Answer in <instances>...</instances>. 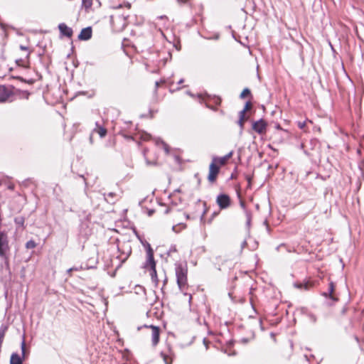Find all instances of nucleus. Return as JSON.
I'll return each mask as SVG.
<instances>
[{
	"label": "nucleus",
	"instance_id": "f257e3e1",
	"mask_svg": "<svg viewBox=\"0 0 364 364\" xmlns=\"http://www.w3.org/2000/svg\"><path fill=\"white\" fill-rule=\"evenodd\" d=\"M176 276L177 284L181 291H183L187 286V268L181 264L176 265Z\"/></svg>",
	"mask_w": 364,
	"mask_h": 364
},
{
	"label": "nucleus",
	"instance_id": "f03ea898",
	"mask_svg": "<svg viewBox=\"0 0 364 364\" xmlns=\"http://www.w3.org/2000/svg\"><path fill=\"white\" fill-rule=\"evenodd\" d=\"M118 250L121 252V253L117 256V258L122 263H124L131 255V246L128 243H123L121 246H118Z\"/></svg>",
	"mask_w": 364,
	"mask_h": 364
},
{
	"label": "nucleus",
	"instance_id": "7ed1b4c3",
	"mask_svg": "<svg viewBox=\"0 0 364 364\" xmlns=\"http://www.w3.org/2000/svg\"><path fill=\"white\" fill-rule=\"evenodd\" d=\"M149 328L151 329V342L154 346H156L159 342L160 336V328L158 326L153 325H144L143 326H139L137 329L139 331L142 328Z\"/></svg>",
	"mask_w": 364,
	"mask_h": 364
},
{
	"label": "nucleus",
	"instance_id": "20e7f679",
	"mask_svg": "<svg viewBox=\"0 0 364 364\" xmlns=\"http://www.w3.org/2000/svg\"><path fill=\"white\" fill-rule=\"evenodd\" d=\"M230 198L228 195L220 193L217 196L216 203L220 209H226L230 205Z\"/></svg>",
	"mask_w": 364,
	"mask_h": 364
},
{
	"label": "nucleus",
	"instance_id": "39448f33",
	"mask_svg": "<svg viewBox=\"0 0 364 364\" xmlns=\"http://www.w3.org/2000/svg\"><path fill=\"white\" fill-rule=\"evenodd\" d=\"M267 123L263 119H259L252 123V129L259 134H265L267 131Z\"/></svg>",
	"mask_w": 364,
	"mask_h": 364
},
{
	"label": "nucleus",
	"instance_id": "423d86ee",
	"mask_svg": "<svg viewBox=\"0 0 364 364\" xmlns=\"http://www.w3.org/2000/svg\"><path fill=\"white\" fill-rule=\"evenodd\" d=\"M220 171V167L213 161L211 162L209 166V173L208 179L210 182H214L216 180L217 176Z\"/></svg>",
	"mask_w": 364,
	"mask_h": 364
},
{
	"label": "nucleus",
	"instance_id": "0eeeda50",
	"mask_svg": "<svg viewBox=\"0 0 364 364\" xmlns=\"http://www.w3.org/2000/svg\"><path fill=\"white\" fill-rule=\"evenodd\" d=\"M144 268L150 269V275L151 277L152 282H154L156 284L158 283L157 274L156 270V262L155 260H152V262H146L144 264Z\"/></svg>",
	"mask_w": 364,
	"mask_h": 364
},
{
	"label": "nucleus",
	"instance_id": "6e6552de",
	"mask_svg": "<svg viewBox=\"0 0 364 364\" xmlns=\"http://www.w3.org/2000/svg\"><path fill=\"white\" fill-rule=\"evenodd\" d=\"M232 154L233 151H231L228 154L222 157L213 156L212 159V161H213L218 166H224L226 164L228 161L232 157Z\"/></svg>",
	"mask_w": 364,
	"mask_h": 364
},
{
	"label": "nucleus",
	"instance_id": "1a4fd4ad",
	"mask_svg": "<svg viewBox=\"0 0 364 364\" xmlns=\"http://www.w3.org/2000/svg\"><path fill=\"white\" fill-rule=\"evenodd\" d=\"M161 356L165 364H172L173 353L169 345L167 346V351L164 350L161 352Z\"/></svg>",
	"mask_w": 364,
	"mask_h": 364
},
{
	"label": "nucleus",
	"instance_id": "9d476101",
	"mask_svg": "<svg viewBox=\"0 0 364 364\" xmlns=\"http://www.w3.org/2000/svg\"><path fill=\"white\" fill-rule=\"evenodd\" d=\"M92 28L90 26L82 28L78 35V39L80 41H87L92 37Z\"/></svg>",
	"mask_w": 364,
	"mask_h": 364
},
{
	"label": "nucleus",
	"instance_id": "9b49d317",
	"mask_svg": "<svg viewBox=\"0 0 364 364\" xmlns=\"http://www.w3.org/2000/svg\"><path fill=\"white\" fill-rule=\"evenodd\" d=\"M60 34L68 38H71L73 33V29L68 27L65 23H61L58 25Z\"/></svg>",
	"mask_w": 364,
	"mask_h": 364
},
{
	"label": "nucleus",
	"instance_id": "f8f14e48",
	"mask_svg": "<svg viewBox=\"0 0 364 364\" xmlns=\"http://www.w3.org/2000/svg\"><path fill=\"white\" fill-rule=\"evenodd\" d=\"M142 245L146 247V261L148 262H152V260H154V250H152L150 244L145 241L144 242H141Z\"/></svg>",
	"mask_w": 364,
	"mask_h": 364
},
{
	"label": "nucleus",
	"instance_id": "ddd939ff",
	"mask_svg": "<svg viewBox=\"0 0 364 364\" xmlns=\"http://www.w3.org/2000/svg\"><path fill=\"white\" fill-rule=\"evenodd\" d=\"M142 245L146 247V261L148 262H152V260H154V250H152L150 244L145 241L144 242H141Z\"/></svg>",
	"mask_w": 364,
	"mask_h": 364
},
{
	"label": "nucleus",
	"instance_id": "4468645a",
	"mask_svg": "<svg viewBox=\"0 0 364 364\" xmlns=\"http://www.w3.org/2000/svg\"><path fill=\"white\" fill-rule=\"evenodd\" d=\"M314 284L310 280H304L301 282H295L294 287L297 289L309 290L313 287Z\"/></svg>",
	"mask_w": 364,
	"mask_h": 364
},
{
	"label": "nucleus",
	"instance_id": "2eb2a0df",
	"mask_svg": "<svg viewBox=\"0 0 364 364\" xmlns=\"http://www.w3.org/2000/svg\"><path fill=\"white\" fill-rule=\"evenodd\" d=\"M335 290V285L333 282L329 283L328 292L323 293L325 297H329L332 301H338V298L333 294Z\"/></svg>",
	"mask_w": 364,
	"mask_h": 364
},
{
	"label": "nucleus",
	"instance_id": "dca6fc26",
	"mask_svg": "<svg viewBox=\"0 0 364 364\" xmlns=\"http://www.w3.org/2000/svg\"><path fill=\"white\" fill-rule=\"evenodd\" d=\"M9 97V92L5 86H0V102L7 100Z\"/></svg>",
	"mask_w": 364,
	"mask_h": 364
},
{
	"label": "nucleus",
	"instance_id": "f3484780",
	"mask_svg": "<svg viewBox=\"0 0 364 364\" xmlns=\"http://www.w3.org/2000/svg\"><path fill=\"white\" fill-rule=\"evenodd\" d=\"M96 127L94 129L93 132H97L101 138H103L107 134V129L100 125L98 122L95 123Z\"/></svg>",
	"mask_w": 364,
	"mask_h": 364
},
{
	"label": "nucleus",
	"instance_id": "a211bd4d",
	"mask_svg": "<svg viewBox=\"0 0 364 364\" xmlns=\"http://www.w3.org/2000/svg\"><path fill=\"white\" fill-rule=\"evenodd\" d=\"M30 55V52L27 53L24 58L16 59V63L18 66L26 67Z\"/></svg>",
	"mask_w": 364,
	"mask_h": 364
},
{
	"label": "nucleus",
	"instance_id": "6ab92c4d",
	"mask_svg": "<svg viewBox=\"0 0 364 364\" xmlns=\"http://www.w3.org/2000/svg\"><path fill=\"white\" fill-rule=\"evenodd\" d=\"M10 364H23V358L17 353H12L10 359Z\"/></svg>",
	"mask_w": 364,
	"mask_h": 364
},
{
	"label": "nucleus",
	"instance_id": "aec40b11",
	"mask_svg": "<svg viewBox=\"0 0 364 364\" xmlns=\"http://www.w3.org/2000/svg\"><path fill=\"white\" fill-rule=\"evenodd\" d=\"M116 196V193L114 192H109L108 193H104L105 199L110 203H114V197Z\"/></svg>",
	"mask_w": 364,
	"mask_h": 364
},
{
	"label": "nucleus",
	"instance_id": "412c9836",
	"mask_svg": "<svg viewBox=\"0 0 364 364\" xmlns=\"http://www.w3.org/2000/svg\"><path fill=\"white\" fill-rule=\"evenodd\" d=\"M245 213L246 216V226L248 229H250L252 220V213L250 211L247 210H245Z\"/></svg>",
	"mask_w": 364,
	"mask_h": 364
},
{
	"label": "nucleus",
	"instance_id": "4be33fe9",
	"mask_svg": "<svg viewBox=\"0 0 364 364\" xmlns=\"http://www.w3.org/2000/svg\"><path fill=\"white\" fill-rule=\"evenodd\" d=\"M156 144L157 146H159V145H161L163 149H164L165 152L168 154H169V149H168V146L161 139H156Z\"/></svg>",
	"mask_w": 364,
	"mask_h": 364
},
{
	"label": "nucleus",
	"instance_id": "5701e85b",
	"mask_svg": "<svg viewBox=\"0 0 364 364\" xmlns=\"http://www.w3.org/2000/svg\"><path fill=\"white\" fill-rule=\"evenodd\" d=\"M36 247V243L34 240H30L26 243V248L33 249Z\"/></svg>",
	"mask_w": 364,
	"mask_h": 364
},
{
	"label": "nucleus",
	"instance_id": "b1692460",
	"mask_svg": "<svg viewBox=\"0 0 364 364\" xmlns=\"http://www.w3.org/2000/svg\"><path fill=\"white\" fill-rule=\"evenodd\" d=\"M92 0H82V4L85 9H88L92 6Z\"/></svg>",
	"mask_w": 364,
	"mask_h": 364
},
{
	"label": "nucleus",
	"instance_id": "393cba45",
	"mask_svg": "<svg viewBox=\"0 0 364 364\" xmlns=\"http://www.w3.org/2000/svg\"><path fill=\"white\" fill-rule=\"evenodd\" d=\"M251 92H250V90L249 88H245L242 92H241L240 97V98L242 99H244L245 97H246L247 95H250Z\"/></svg>",
	"mask_w": 364,
	"mask_h": 364
},
{
	"label": "nucleus",
	"instance_id": "a878e982",
	"mask_svg": "<svg viewBox=\"0 0 364 364\" xmlns=\"http://www.w3.org/2000/svg\"><path fill=\"white\" fill-rule=\"evenodd\" d=\"M177 252V249H176V245H171L167 254L168 256H171L173 252Z\"/></svg>",
	"mask_w": 364,
	"mask_h": 364
},
{
	"label": "nucleus",
	"instance_id": "bb28decb",
	"mask_svg": "<svg viewBox=\"0 0 364 364\" xmlns=\"http://www.w3.org/2000/svg\"><path fill=\"white\" fill-rule=\"evenodd\" d=\"M244 121H245V119H241V118H239V119L237 121V124L239 125V127L240 128V133L242 132V130L244 129Z\"/></svg>",
	"mask_w": 364,
	"mask_h": 364
},
{
	"label": "nucleus",
	"instance_id": "cd10ccee",
	"mask_svg": "<svg viewBox=\"0 0 364 364\" xmlns=\"http://www.w3.org/2000/svg\"><path fill=\"white\" fill-rule=\"evenodd\" d=\"M141 139L144 141H147V140H149L151 139V136L149 134H147V133H144L141 134Z\"/></svg>",
	"mask_w": 364,
	"mask_h": 364
},
{
	"label": "nucleus",
	"instance_id": "c85d7f7f",
	"mask_svg": "<svg viewBox=\"0 0 364 364\" xmlns=\"http://www.w3.org/2000/svg\"><path fill=\"white\" fill-rule=\"evenodd\" d=\"M15 223L18 225H23V223H24V219L23 218H15Z\"/></svg>",
	"mask_w": 364,
	"mask_h": 364
},
{
	"label": "nucleus",
	"instance_id": "c756f323",
	"mask_svg": "<svg viewBox=\"0 0 364 364\" xmlns=\"http://www.w3.org/2000/svg\"><path fill=\"white\" fill-rule=\"evenodd\" d=\"M146 151H147V150L146 149H144V151H143V154H144V157H146ZM145 159H146V163L147 165L156 164V162H151V161H149L146 158H145Z\"/></svg>",
	"mask_w": 364,
	"mask_h": 364
},
{
	"label": "nucleus",
	"instance_id": "7c9ffc66",
	"mask_svg": "<svg viewBox=\"0 0 364 364\" xmlns=\"http://www.w3.org/2000/svg\"><path fill=\"white\" fill-rule=\"evenodd\" d=\"M308 316H309V320H310L311 322L315 323V322L316 321V316H315V315H314V314H309L308 315Z\"/></svg>",
	"mask_w": 364,
	"mask_h": 364
},
{
	"label": "nucleus",
	"instance_id": "2f4dec72",
	"mask_svg": "<svg viewBox=\"0 0 364 364\" xmlns=\"http://www.w3.org/2000/svg\"><path fill=\"white\" fill-rule=\"evenodd\" d=\"M297 126L301 129H304V127H306V122L304 121V122H297Z\"/></svg>",
	"mask_w": 364,
	"mask_h": 364
},
{
	"label": "nucleus",
	"instance_id": "473e14b6",
	"mask_svg": "<svg viewBox=\"0 0 364 364\" xmlns=\"http://www.w3.org/2000/svg\"><path fill=\"white\" fill-rule=\"evenodd\" d=\"M251 106H252L251 102L248 101L245 103V105L242 109H244V111H247L248 109H250L251 108Z\"/></svg>",
	"mask_w": 364,
	"mask_h": 364
},
{
	"label": "nucleus",
	"instance_id": "72a5a7b5",
	"mask_svg": "<svg viewBox=\"0 0 364 364\" xmlns=\"http://www.w3.org/2000/svg\"><path fill=\"white\" fill-rule=\"evenodd\" d=\"M21 353H22L23 357H24V355H25V341H23L21 343Z\"/></svg>",
	"mask_w": 364,
	"mask_h": 364
},
{
	"label": "nucleus",
	"instance_id": "f704fd0d",
	"mask_svg": "<svg viewBox=\"0 0 364 364\" xmlns=\"http://www.w3.org/2000/svg\"><path fill=\"white\" fill-rule=\"evenodd\" d=\"M247 111H244V109H242L240 112H239V118H241V119H245V112Z\"/></svg>",
	"mask_w": 364,
	"mask_h": 364
},
{
	"label": "nucleus",
	"instance_id": "c9c22d12",
	"mask_svg": "<svg viewBox=\"0 0 364 364\" xmlns=\"http://www.w3.org/2000/svg\"><path fill=\"white\" fill-rule=\"evenodd\" d=\"M214 102H215V103L217 105H220V103H221V99H220V97H215V98L214 99Z\"/></svg>",
	"mask_w": 364,
	"mask_h": 364
},
{
	"label": "nucleus",
	"instance_id": "e433bc0d",
	"mask_svg": "<svg viewBox=\"0 0 364 364\" xmlns=\"http://www.w3.org/2000/svg\"><path fill=\"white\" fill-rule=\"evenodd\" d=\"M19 48L21 50H25V51H28V48L26 47V46H22L21 45L19 46Z\"/></svg>",
	"mask_w": 364,
	"mask_h": 364
},
{
	"label": "nucleus",
	"instance_id": "4c0bfd02",
	"mask_svg": "<svg viewBox=\"0 0 364 364\" xmlns=\"http://www.w3.org/2000/svg\"><path fill=\"white\" fill-rule=\"evenodd\" d=\"M122 136L124 138L128 139H134L132 136H130V135H128V134H123Z\"/></svg>",
	"mask_w": 364,
	"mask_h": 364
},
{
	"label": "nucleus",
	"instance_id": "58836bf2",
	"mask_svg": "<svg viewBox=\"0 0 364 364\" xmlns=\"http://www.w3.org/2000/svg\"><path fill=\"white\" fill-rule=\"evenodd\" d=\"M241 342L243 343H247L249 342V339L248 338H242Z\"/></svg>",
	"mask_w": 364,
	"mask_h": 364
},
{
	"label": "nucleus",
	"instance_id": "ea45409f",
	"mask_svg": "<svg viewBox=\"0 0 364 364\" xmlns=\"http://www.w3.org/2000/svg\"><path fill=\"white\" fill-rule=\"evenodd\" d=\"M240 206H241L243 209H245V202H244V201L240 200Z\"/></svg>",
	"mask_w": 364,
	"mask_h": 364
},
{
	"label": "nucleus",
	"instance_id": "a19ab883",
	"mask_svg": "<svg viewBox=\"0 0 364 364\" xmlns=\"http://www.w3.org/2000/svg\"><path fill=\"white\" fill-rule=\"evenodd\" d=\"M247 245V242L244 240L241 244V247L244 248Z\"/></svg>",
	"mask_w": 364,
	"mask_h": 364
},
{
	"label": "nucleus",
	"instance_id": "79ce46f5",
	"mask_svg": "<svg viewBox=\"0 0 364 364\" xmlns=\"http://www.w3.org/2000/svg\"><path fill=\"white\" fill-rule=\"evenodd\" d=\"M246 179L248 181L249 184L251 183V177L250 176H246Z\"/></svg>",
	"mask_w": 364,
	"mask_h": 364
},
{
	"label": "nucleus",
	"instance_id": "37998d69",
	"mask_svg": "<svg viewBox=\"0 0 364 364\" xmlns=\"http://www.w3.org/2000/svg\"><path fill=\"white\" fill-rule=\"evenodd\" d=\"M159 82L158 81H156V82H155V87H156V89H157V88L159 87Z\"/></svg>",
	"mask_w": 364,
	"mask_h": 364
},
{
	"label": "nucleus",
	"instance_id": "c03bdc74",
	"mask_svg": "<svg viewBox=\"0 0 364 364\" xmlns=\"http://www.w3.org/2000/svg\"><path fill=\"white\" fill-rule=\"evenodd\" d=\"M170 212V208H166L165 210V214H168Z\"/></svg>",
	"mask_w": 364,
	"mask_h": 364
},
{
	"label": "nucleus",
	"instance_id": "a18cd8bd",
	"mask_svg": "<svg viewBox=\"0 0 364 364\" xmlns=\"http://www.w3.org/2000/svg\"><path fill=\"white\" fill-rule=\"evenodd\" d=\"M75 269L74 268H70L68 270V273H70L72 272V271H73Z\"/></svg>",
	"mask_w": 364,
	"mask_h": 364
},
{
	"label": "nucleus",
	"instance_id": "49530a36",
	"mask_svg": "<svg viewBox=\"0 0 364 364\" xmlns=\"http://www.w3.org/2000/svg\"><path fill=\"white\" fill-rule=\"evenodd\" d=\"M183 82V79H181V80L178 81V85H180V84H182Z\"/></svg>",
	"mask_w": 364,
	"mask_h": 364
},
{
	"label": "nucleus",
	"instance_id": "de8ad7c7",
	"mask_svg": "<svg viewBox=\"0 0 364 364\" xmlns=\"http://www.w3.org/2000/svg\"><path fill=\"white\" fill-rule=\"evenodd\" d=\"M187 94H188V95H191V97H193V94H191L190 91H188V92H187Z\"/></svg>",
	"mask_w": 364,
	"mask_h": 364
},
{
	"label": "nucleus",
	"instance_id": "09e8293b",
	"mask_svg": "<svg viewBox=\"0 0 364 364\" xmlns=\"http://www.w3.org/2000/svg\"><path fill=\"white\" fill-rule=\"evenodd\" d=\"M0 26H1V27L3 29H4V25H3L2 23H1V24H0Z\"/></svg>",
	"mask_w": 364,
	"mask_h": 364
},
{
	"label": "nucleus",
	"instance_id": "8fccbe9b",
	"mask_svg": "<svg viewBox=\"0 0 364 364\" xmlns=\"http://www.w3.org/2000/svg\"><path fill=\"white\" fill-rule=\"evenodd\" d=\"M203 342H204V343L206 345V341H205V339H203Z\"/></svg>",
	"mask_w": 364,
	"mask_h": 364
}]
</instances>
